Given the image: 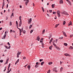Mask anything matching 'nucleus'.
<instances>
[{"instance_id": "obj_1", "label": "nucleus", "mask_w": 73, "mask_h": 73, "mask_svg": "<svg viewBox=\"0 0 73 73\" xmlns=\"http://www.w3.org/2000/svg\"><path fill=\"white\" fill-rule=\"evenodd\" d=\"M61 13L63 15H69V14H68V13L66 11H63L62 12H61Z\"/></svg>"}, {"instance_id": "obj_2", "label": "nucleus", "mask_w": 73, "mask_h": 73, "mask_svg": "<svg viewBox=\"0 0 73 73\" xmlns=\"http://www.w3.org/2000/svg\"><path fill=\"white\" fill-rule=\"evenodd\" d=\"M57 13L58 15V17H60L61 16L60 15V12L59 11H58L57 12Z\"/></svg>"}, {"instance_id": "obj_3", "label": "nucleus", "mask_w": 73, "mask_h": 73, "mask_svg": "<svg viewBox=\"0 0 73 73\" xmlns=\"http://www.w3.org/2000/svg\"><path fill=\"white\" fill-rule=\"evenodd\" d=\"M21 54V52H18L17 54V58H19V54Z\"/></svg>"}, {"instance_id": "obj_4", "label": "nucleus", "mask_w": 73, "mask_h": 73, "mask_svg": "<svg viewBox=\"0 0 73 73\" xmlns=\"http://www.w3.org/2000/svg\"><path fill=\"white\" fill-rule=\"evenodd\" d=\"M57 68L55 67L53 69V71H54L55 72H57Z\"/></svg>"}, {"instance_id": "obj_5", "label": "nucleus", "mask_w": 73, "mask_h": 73, "mask_svg": "<svg viewBox=\"0 0 73 73\" xmlns=\"http://www.w3.org/2000/svg\"><path fill=\"white\" fill-rule=\"evenodd\" d=\"M24 1H26L25 3V5H27V4H28V3H29V0H24Z\"/></svg>"}, {"instance_id": "obj_6", "label": "nucleus", "mask_w": 73, "mask_h": 73, "mask_svg": "<svg viewBox=\"0 0 73 73\" xmlns=\"http://www.w3.org/2000/svg\"><path fill=\"white\" fill-rule=\"evenodd\" d=\"M66 1H67L68 2L69 5H72V3H71V2H70V1L69 0H66Z\"/></svg>"}, {"instance_id": "obj_7", "label": "nucleus", "mask_w": 73, "mask_h": 73, "mask_svg": "<svg viewBox=\"0 0 73 73\" xmlns=\"http://www.w3.org/2000/svg\"><path fill=\"white\" fill-rule=\"evenodd\" d=\"M7 33L8 32H7V31L5 32V35L3 36V38L4 39H5V37H6V33Z\"/></svg>"}, {"instance_id": "obj_8", "label": "nucleus", "mask_w": 73, "mask_h": 73, "mask_svg": "<svg viewBox=\"0 0 73 73\" xmlns=\"http://www.w3.org/2000/svg\"><path fill=\"white\" fill-rule=\"evenodd\" d=\"M22 24V22L21 20H20L19 23V27H21V25Z\"/></svg>"}, {"instance_id": "obj_9", "label": "nucleus", "mask_w": 73, "mask_h": 73, "mask_svg": "<svg viewBox=\"0 0 73 73\" xmlns=\"http://www.w3.org/2000/svg\"><path fill=\"white\" fill-rule=\"evenodd\" d=\"M62 33L64 36H65V37H66V33H65L64 31H62Z\"/></svg>"}, {"instance_id": "obj_10", "label": "nucleus", "mask_w": 73, "mask_h": 73, "mask_svg": "<svg viewBox=\"0 0 73 73\" xmlns=\"http://www.w3.org/2000/svg\"><path fill=\"white\" fill-rule=\"evenodd\" d=\"M10 33L13 32V33H15V31L12 30H11L10 31Z\"/></svg>"}, {"instance_id": "obj_11", "label": "nucleus", "mask_w": 73, "mask_h": 73, "mask_svg": "<svg viewBox=\"0 0 73 73\" xmlns=\"http://www.w3.org/2000/svg\"><path fill=\"white\" fill-rule=\"evenodd\" d=\"M36 40L38 41H40V36H38L36 38Z\"/></svg>"}, {"instance_id": "obj_12", "label": "nucleus", "mask_w": 73, "mask_h": 73, "mask_svg": "<svg viewBox=\"0 0 73 73\" xmlns=\"http://www.w3.org/2000/svg\"><path fill=\"white\" fill-rule=\"evenodd\" d=\"M23 31L21 30V29H20L19 32H20V36L21 35V32H23Z\"/></svg>"}, {"instance_id": "obj_13", "label": "nucleus", "mask_w": 73, "mask_h": 73, "mask_svg": "<svg viewBox=\"0 0 73 73\" xmlns=\"http://www.w3.org/2000/svg\"><path fill=\"white\" fill-rule=\"evenodd\" d=\"M31 22H32V18H30V19L29 20V21L28 22V24H29V23H31Z\"/></svg>"}, {"instance_id": "obj_14", "label": "nucleus", "mask_w": 73, "mask_h": 73, "mask_svg": "<svg viewBox=\"0 0 73 73\" xmlns=\"http://www.w3.org/2000/svg\"><path fill=\"white\" fill-rule=\"evenodd\" d=\"M72 25V22L70 21L68 24V26H69L70 25Z\"/></svg>"}, {"instance_id": "obj_15", "label": "nucleus", "mask_w": 73, "mask_h": 73, "mask_svg": "<svg viewBox=\"0 0 73 73\" xmlns=\"http://www.w3.org/2000/svg\"><path fill=\"white\" fill-rule=\"evenodd\" d=\"M60 4H63V1L61 0L59 1Z\"/></svg>"}, {"instance_id": "obj_16", "label": "nucleus", "mask_w": 73, "mask_h": 73, "mask_svg": "<svg viewBox=\"0 0 73 73\" xmlns=\"http://www.w3.org/2000/svg\"><path fill=\"white\" fill-rule=\"evenodd\" d=\"M53 38H51V39H50L49 42V44H51V42H52V41H53Z\"/></svg>"}, {"instance_id": "obj_17", "label": "nucleus", "mask_w": 73, "mask_h": 73, "mask_svg": "<svg viewBox=\"0 0 73 73\" xmlns=\"http://www.w3.org/2000/svg\"><path fill=\"white\" fill-rule=\"evenodd\" d=\"M52 47H53V46L51 45L49 47V49H50V50H52Z\"/></svg>"}, {"instance_id": "obj_18", "label": "nucleus", "mask_w": 73, "mask_h": 73, "mask_svg": "<svg viewBox=\"0 0 73 73\" xmlns=\"http://www.w3.org/2000/svg\"><path fill=\"white\" fill-rule=\"evenodd\" d=\"M55 5L54 4H52L51 5V6L52 8H54V7H55Z\"/></svg>"}, {"instance_id": "obj_19", "label": "nucleus", "mask_w": 73, "mask_h": 73, "mask_svg": "<svg viewBox=\"0 0 73 73\" xmlns=\"http://www.w3.org/2000/svg\"><path fill=\"white\" fill-rule=\"evenodd\" d=\"M19 62V59H18L17 60V62H15V65H16L17 64V63H18Z\"/></svg>"}, {"instance_id": "obj_20", "label": "nucleus", "mask_w": 73, "mask_h": 73, "mask_svg": "<svg viewBox=\"0 0 73 73\" xmlns=\"http://www.w3.org/2000/svg\"><path fill=\"white\" fill-rule=\"evenodd\" d=\"M62 70H63V68L61 67L60 70V72H61L62 71Z\"/></svg>"}, {"instance_id": "obj_21", "label": "nucleus", "mask_w": 73, "mask_h": 73, "mask_svg": "<svg viewBox=\"0 0 73 73\" xmlns=\"http://www.w3.org/2000/svg\"><path fill=\"white\" fill-rule=\"evenodd\" d=\"M56 49H57V50H60V48L59 47H56Z\"/></svg>"}, {"instance_id": "obj_22", "label": "nucleus", "mask_w": 73, "mask_h": 73, "mask_svg": "<svg viewBox=\"0 0 73 73\" xmlns=\"http://www.w3.org/2000/svg\"><path fill=\"white\" fill-rule=\"evenodd\" d=\"M64 46H68V44L66 43H64Z\"/></svg>"}, {"instance_id": "obj_23", "label": "nucleus", "mask_w": 73, "mask_h": 73, "mask_svg": "<svg viewBox=\"0 0 73 73\" xmlns=\"http://www.w3.org/2000/svg\"><path fill=\"white\" fill-rule=\"evenodd\" d=\"M69 49H73V47L71 46L69 48Z\"/></svg>"}, {"instance_id": "obj_24", "label": "nucleus", "mask_w": 73, "mask_h": 73, "mask_svg": "<svg viewBox=\"0 0 73 73\" xmlns=\"http://www.w3.org/2000/svg\"><path fill=\"white\" fill-rule=\"evenodd\" d=\"M28 68L29 69V70H30V68H31V66L30 65L28 66Z\"/></svg>"}, {"instance_id": "obj_25", "label": "nucleus", "mask_w": 73, "mask_h": 73, "mask_svg": "<svg viewBox=\"0 0 73 73\" xmlns=\"http://www.w3.org/2000/svg\"><path fill=\"white\" fill-rule=\"evenodd\" d=\"M44 62H42L41 63V65H43V64H44Z\"/></svg>"}, {"instance_id": "obj_26", "label": "nucleus", "mask_w": 73, "mask_h": 73, "mask_svg": "<svg viewBox=\"0 0 73 73\" xmlns=\"http://www.w3.org/2000/svg\"><path fill=\"white\" fill-rule=\"evenodd\" d=\"M48 65H51V64H52L53 63L52 62H48Z\"/></svg>"}, {"instance_id": "obj_27", "label": "nucleus", "mask_w": 73, "mask_h": 73, "mask_svg": "<svg viewBox=\"0 0 73 73\" xmlns=\"http://www.w3.org/2000/svg\"><path fill=\"white\" fill-rule=\"evenodd\" d=\"M44 33H45V29H44L42 31V34H44Z\"/></svg>"}, {"instance_id": "obj_28", "label": "nucleus", "mask_w": 73, "mask_h": 73, "mask_svg": "<svg viewBox=\"0 0 73 73\" xmlns=\"http://www.w3.org/2000/svg\"><path fill=\"white\" fill-rule=\"evenodd\" d=\"M32 25H30L29 27V29H31V28H32Z\"/></svg>"}, {"instance_id": "obj_29", "label": "nucleus", "mask_w": 73, "mask_h": 73, "mask_svg": "<svg viewBox=\"0 0 73 73\" xmlns=\"http://www.w3.org/2000/svg\"><path fill=\"white\" fill-rule=\"evenodd\" d=\"M4 5H5V4L4 3V2H3V6L2 7H4Z\"/></svg>"}, {"instance_id": "obj_30", "label": "nucleus", "mask_w": 73, "mask_h": 73, "mask_svg": "<svg viewBox=\"0 0 73 73\" xmlns=\"http://www.w3.org/2000/svg\"><path fill=\"white\" fill-rule=\"evenodd\" d=\"M66 23V22H65V21H64L63 23V25H65Z\"/></svg>"}, {"instance_id": "obj_31", "label": "nucleus", "mask_w": 73, "mask_h": 73, "mask_svg": "<svg viewBox=\"0 0 73 73\" xmlns=\"http://www.w3.org/2000/svg\"><path fill=\"white\" fill-rule=\"evenodd\" d=\"M11 69H10L9 71H8V72H7V73H9V72H11Z\"/></svg>"}, {"instance_id": "obj_32", "label": "nucleus", "mask_w": 73, "mask_h": 73, "mask_svg": "<svg viewBox=\"0 0 73 73\" xmlns=\"http://www.w3.org/2000/svg\"><path fill=\"white\" fill-rule=\"evenodd\" d=\"M16 25L17 26H18V22H17V21H16Z\"/></svg>"}, {"instance_id": "obj_33", "label": "nucleus", "mask_w": 73, "mask_h": 73, "mask_svg": "<svg viewBox=\"0 0 73 73\" xmlns=\"http://www.w3.org/2000/svg\"><path fill=\"white\" fill-rule=\"evenodd\" d=\"M59 25V24H56L55 26V28H57V26Z\"/></svg>"}, {"instance_id": "obj_34", "label": "nucleus", "mask_w": 73, "mask_h": 73, "mask_svg": "<svg viewBox=\"0 0 73 73\" xmlns=\"http://www.w3.org/2000/svg\"><path fill=\"white\" fill-rule=\"evenodd\" d=\"M42 40H43V39H41L40 40V42H42Z\"/></svg>"}, {"instance_id": "obj_35", "label": "nucleus", "mask_w": 73, "mask_h": 73, "mask_svg": "<svg viewBox=\"0 0 73 73\" xmlns=\"http://www.w3.org/2000/svg\"><path fill=\"white\" fill-rule=\"evenodd\" d=\"M50 73V70H49L48 71L47 73Z\"/></svg>"}, {"instance_id": "obj_36", "label": "nucleus", "mask_w": 73, "mask_h": 73, "mask_svg": "<svg viewBox=\"0 0 73 73\" xmlns=\"http://www.w3.org/2000/svg\"><path fill=\"white\" fill-rule=\"evenodd\" d=\"M23 33H24V34H25V33H26V31L25 30H24L23 31Z\"/></svg>"}, {"instance_id": "obj_37", "label": "nucleus", "mask_w": 73, "mask_h": 73, "mask_svg": "<svg viewBox=\"0 0 73 73\" xmlns=\"http://www.w3.org/2000/svg\"><path fill=\"white\" fill-rule=\"evenodd\" d=\"M21 16H20L19 17V20H21Z\"/></svg>"}, {"instance_id": "obj_38", "label": "nucleus", "mask_w": 73, "mask_h": 73, "mask_svg": "<svg viewBox=\"0 0 73 73\" xmlns=\"http://www.w3.org/2000/svg\"><path fill=\"white\" fill-rule=\"evenodd\" d=\"M10 48H11V46H10L9 47H7V49H10Z\"/></svg>"}, {"instance_id": "obj_39", "label": "nucleus", "mask_w": 73, "mask_h": 73, "mask_svg": "<svg viewBox=\"0 0 73 73\" xmlns=\"http://www.w3.org/2000/svg\"><path fill=\"white\" fill-rule=\"evenodd\" d=\"M14 16V13H12L11 15V16Z\"/></svg>"}, {"instance_id": "obj_40", "label": "nucleus", "mask_w": 73, "mask_h": 73, "mask_svg": "<svg viewBox=\"0 0 73 73\" xmlns=\"http://www.w3.org/2000/svg\"><path fill=\"white\" fill-rule=\"evenodd\" d=\"M68 54L66 53L64 54V56H68Z\"/></svg>"}, {"instance_id": "obj_41", "label": "nucleus", "mask_w": 73, "mask_h": 73, "mask_svg": "<svg viewBox=\"0 0 73 73\" xmlns=\"http://www.w3.org/2000/svg\"><path fill=\"white\" fill-rule=\"evenodd\" d=\"M33 30H32L31 31H30V33L31 34L32 33V32H33Z\"/></svg>"}, {"instance_id": "obj_42", "label": "nucleus", "mask_w": 73, "mask_h": 73, "mask_svg": "<svg viewBox=\"0 0 73 73\" xmlns=\"http://www.w3.org/2000/svg\"><path fill=\"white\" fill-rule=\"evenodd\" d=\"M6 68H7V67H5V70L3 71V72H5V70H6Z\"/></svg>"}, {"instance_id": "obj_43", "label": "nucleus", "mask_w": 73, "mask_h": 73, "mask_svg": "<svg viewBox=\"0 0 73 73\" xmlns=\"http://www.w3.org/2000/svg\"><path fill=\"white\" fill-rule=\"evenodd\" d=\"M8 61H9V58H7V59L6 61L7 62H8Z\"/></svg>"}, {"instance_id": "obj_44", "label": "nucleus", "mask_w": 73, "mask_h": 73, "mask_svg": "<svg viewBox=\"0 0 73 73\" xmlns=\"http://www.w3.org/2000/svg\"><path fill=\"white\" fill-rule=\"evenodd\" d=\"M42 9L43 12H44V9L43 8V7H42Z\"/></svg>"}, {"instance_id": "obj_45", "label": "nucleus", "mask_w": 73, "mask_h": 73, "mask_svg": "<svg viewBox=\"0 0 73 73\" xmlns=\"http://www.w3.org/2000/svg\"><path fill=\"white\" fill-rule=\"evenodd\" d=\"M0 62H1V63L2 62H3V60H1L0 61Z\"/></svg>"}, {"instance_id": "obj_46", "label": "nucleus", "mask_w": 73, "mask_h": 73, "mask_svg": "<svg viewBox=\"0 0 73 73\" xmlns=\"http://www.w3.org/2000/svg\"><path fill=\"white\" fill-rule=\"evenodd\" d=\"M43 61V59H40V62H41V61Z\"/></svg>"}, {"instance_id": "obj_47", "label": "nucleus", "mask_w": 73, "mask_h": 73, "mask_svg": "<svg viewBox=\"0 0 73 73\" xmlns=\"http://www.w3.org/2000/svg\"><path fill=\"white\" fill-rule=\"evenodd\" d=\"M8 64V62H7L6 61V62L4 64V65H6V64Z\"/></svg>"}, {"instance_id": "obj_48", "label": "nucleus", "mask_w": 73, "mask_h": 73, "mask_svg": "<svg viewBox=\"0 0 73 73\" xmlns=\"http://www.w3.org/2000/svg\"><path fill=\"white\" fill-rule=\"evenodd\" d=\"M7 44L8 45H9V46H11V45L10 44H9V42H8Z\"/></svg>"}, {"instance_id": "obj_49", "label": "nucleus", "mask_w": 73, "mask_h": 73, "mask_svg": "<svg viewBox=\"0 0 73 73\" xmlns=\"http://www.w3.org/2000/svg\"><path fill=\"white\" fill-rule=\"evenodd\" d=\"M11 66V63H10L9 64V66L8 67L9 68H10V66Z\"/></svg>"}, {"instance_id": "obj_50", "label": "nucleus", "mask_w": 73, "mask_h": 73, "mask_svg": "<svg viewBox=\"0 0 73 73\" xmlns=\"http://www.w3.org/2000/svg\"><path fill=\"white\" fill-rule=\"evenodd\" d=\"M10 25L11 26V25H12V22H10Z\"/></svg>"}, {"instance_id": "obj_51", "label": "nucleus", "mask_w": 73, "mask_h": 73, "mask_svg": "<svg viewBox=\"0 0 73 73\" xmlns=\"http://www.w3.org/2000/svg\"><path fill=\"white\" fill-rule=\"evenodd\" d=\"M35 68H37V67H38V66H37V65H35Z\"/></svg>"}, {"instance_id": "obj_52", "label": "nucleus", "mask_w": 73, "mask_h": 73, "mask_svg": "<svg viewBox=\"0 0 73 73\" xmlns=\"http://www.w3.org/2000/svg\"><path fill=\"white\" fill-rule=\"evenodd\" d=\"M38 64H39V63L38 62H36V65H38Z\"/></svg>"}, {"instance_id": "obj_53", "label": "nucleus", "mask_w": 73, "mask_h": 73, "mask_svg": "<svg viewBox=\"0 0 73 73\" xmlns=\"http://www.w3.org/2000/svg\"><path fill=\"white\" fill-rule=\"evenodd\" d=\"M44 44H42V48H44Z\"/></svg>"}, {"instance_id": "obj_54", "label": "nucleus", "mask_w": 73, "mask_h": 73, "mask_svg": "<svg viewBox=\"0 0 73 73\" xmlns=\"http://www.w3.org/2000/svg\"><path fill=\"white\" fill-rule=\"evenodd\" d=\"M8 17H6V20H8Z\"/></svg>"}, {"instance_id": "obj_55", "label": "nucleus", "mask_w": 73, "mask_h": 73, "mask_svg": "<svg viewBox=\"0 0 73 73\" xmlns=\"http://www.w3.org/2000/svg\"><path fill=\"white\" fill-rule=\"evenodd\" d=\"M56 12H53V14H56Z\"/></svg>"}, {"instance_id": "obj_56", "label": "nucleus", "mask_w": 73, "mask_h": 73, "mask_svg": "<svg viewBox=\"0 0 73 73\" xmlns=\"http://www.w3.org/2000/svg\"><path fill=\"white\" fill-rule=\"evenodd\" d=\"M49 12L50 13H52V10H49Z\"/></svg>"}, {"instance_id": "obj_57", "label": "nucleus", "mask_w": 73, "mask_h": 73, "mask_svg": "<svg viewBox=\"0 0 73 73\" xmlns=\"http://www.w3.org/2000/svg\"><path fill=\"white\" fill-rule=\"evenodd\" d=\"M25 58H26V57L24 56L23 58V59H24V60H25Z\"/></svg>"}, {"instance_id": "obj_58", "label": "nucleus", "mask_w": 73, "mask_h": 73, "mask_svg": "<svg viewBox=\"0 0 73 73\" xmlns=\"http://www.w3.org/2000/svg\"><path fill=\"white\" fill-rule=\"evenodd\" d=\"M68 56L69 57H70V56H71L70 55V54H68Z\"/></svg>"}, {"instance_id": "obj_59", "label": "nucleus", "mask_w": 73, "mask_h": 73, "mask_svg": "<svg viewBox=\"0 0 73 73\" xmlns=\"http://www.w3.org/2000/svg\"><path fill=\"white\" fill-rule=\"evenodd\" d=\"M57 39H56L55 40V42L57 43Z\"/></svg>"}, {"instance_id": "obj_60", "label": "nucleus", "mask_w": 73, "mask_h": 73, "mask_svg": "<svg viewBox=\"0 0 73 73\" xmlns=\"http://www.w3.org/2000/svg\"><path fill=\"white\" fill-rule=\"evenodd\" d=\"M33 6L34 7H35V4H34V3H33Z\"/></svg>"}, {"instance_id": "obj_61", "label": "nucleus", "mask_w": 73, "mask_h": 73, "mask_svg": "<svg viewBox=\"0 0 73 73\" xmlns=\"http://www.w3.org/2000/svg\"><path fill=\"white\" fill-rule=\"evenodd\" d=\"M8 7V4H7V8Z\"/></svg>"}, {"instance_id": "obj_62", "label": "nucleus", "mask_w": 73, "mask_h": 73, "mask_svg": "<svg viewBox=\"0 0 73 73\" xmlns=\"http://www.w3.org/2000/svg\"><path fill=\"white\" fill-rule=\"evenodd\" d=\"M5 47L6 48H7H7H8V46H5Z\"/></svg>"}, {"instance_id": "obj_63", "label": "nucleus", "mask_w": 73, "mask_h": 73, "mask_svg": "<svg viewBox=\"0 0 73 73\" xmlns=\"http://www.w3.org/2000/svg\"><path fill=\"white\" fill-rule=\"evenodd\" d=\"M2 29H3V28L1 27L0 28V30H2Z\"/></svg>"}, {"instance_id": "obj_64", "label": "nucleus", "mask_w": 73, "mask_h": 73, "mask_svg": "<svg viewBox=\"0 0 73 73\" xmlns=\"http://www.w3.org/2000/svg\"><path fill=\"white\" fill-rule=\"evenodd\" d=\"M19 7L20 8H22V7L21 5Z\"/></svg>"}]
</instances>
